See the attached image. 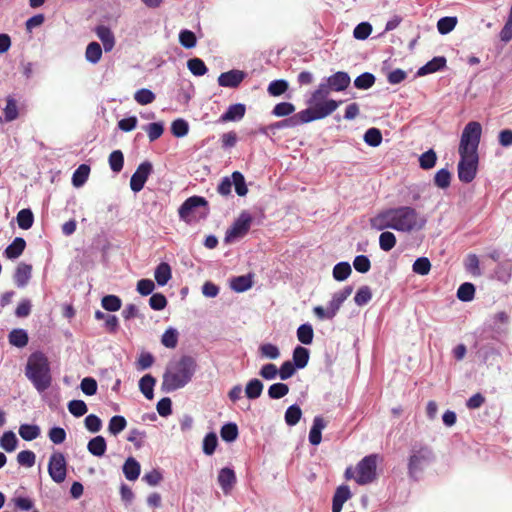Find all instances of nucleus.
I'll return each instance as SVG.
<instances>
[{"label": "nucleus", "instance_id": "f257e3e1", "mask_svg": "<svg viewBox=\"0 0 512 512\" xmlns=\"http://www.w3.org/2000/svg\"><path fill=\"white\" fill-rule=\"evenodd\" d=\"M328 86L329 84L327 81L325 83H321L308 100V104L310 105L309 108H306L287 119L277 122L275 127H296L301 124L324 119L331 115L339 107L342 101L326 99L330 92H332V89Z\"/></svg>", "mask_w": 512, "mask_h": 512}, {"label": "nucleus", "instance_id": "f03ea898", "mask_svg": "<svg viewBox=\"0 0 512 512\" xmlns=\"http://www.w3.org/2000/svg\"><path fill=\"white\" fill-rule=\"evenodd\" d=\"M373 229L383 231L394 229L399 232L420 231L426 225V219L411 206H400L380 211L370 219Z\"/></svg>", "mask_w": 512, "mask_h": 512}, {"label": "nucleus", "instance_id": "7ed1b4c3", "mask_svg": "<svg viewBox=\"0 0 512 512\" xmlns=\"http://www.w3.org/2000/svg\"><path fill=\"white\" fill-rule=\"evenodd\" d=\"M196 360L189 355L171 362L163 375L162 389L166 392L176 391L188 384L195 374Z\"/></svg>", "mask_w": 512, "mask_h": 512}, {"label": "nucleus", "instance_id": "20e7f679", "mask_svg": "<svg viewBox=\"0 0 512 512\" xmlns=\"http://www.w3.org/2000/svg\"><path fill=\"white\" fill-rule=\"evenodd\" d=\"M25 375L38 392H44L51 385L50 366L47 357L42 352L32 353L27 361Z\"/></svg>", "mask_w": 512, "mask_h": 512}, {"label": "nucleus", "instance_id": "39448f33", "mask_svg": "<svg viewBox=\"0 0 512 512\" xmlns=\"http://www.w3.org/2000/svg\"><path fill=\"white\" fill-rule=\"evenodd\" d=\"M433 450L427 445L414 446L411 449L408 458L407 470L408 476L413 481L420 479V474L424 471L425 466L434 460Z\"/></svg>", "mask_w": 512, "mask_h": 512}, {"label": "nucleus", "instance_id": "423d86ee", "mask_svg": "<svg viewBox=\"0 0 512 512\" xmlns=\"http://www.w3.org/2000/svg\"><path fill=\"white\" fill-rule=\"evenodd\" d=\"M482 134L481 124L477 121H471L463 129L459 152L478 154V146Z\"/></svg>", "mask_w": 512, "mask_h": 512}, {"label": "nucleus", "instance_id": "0eeeda50", "mask_svg": "<svg viewBox=\"0 0 512 512\" xmlns=\"http://www.w3.org/2000/svg\"><path fill=\"white\" fill-rule=\"evenodd\" d=\"M377 458L376 454H371L357 464L355 481L359 485L369 484L376 479Z\"/></svg>", "mask_w": 512, "mask_h": 512}, {"label": "nucleus", "instance_id": "6e6552de", "mask_svg": "<svg viewBox=\"0 0 512 512\" xmlns=\"http://www.w3.org/2000/svg\"><path fill=\"white\" fill-rule=\"evenodd\" d=\"M458 178L463 183L472 182L477 174L478 154L459 152Z\"/></svg>", "mask_w": 512, "mask_h": 512}, {"label": "nucleus", "instance_id": "1a4fd4ad", "mask_svg": "<svg viewBox=\"0 0 512 512\" xmlns=\"http://www.w3.org/2000/svg\"><path fill=\"white\" fill-rule=\"evenodd\" d=\"M48 473L56 483H62L66 479L67 463L63 453H52L48 463Z\"/></svg>", "mask_w": 512, "mask_h": 512}, {"label": "nucleus", "instance_id": "9d476101", "mask_svg": "<svg viewBox=\"0 0 512 512\" xmlns=\"http://www.w3.org/2000/svg\"><path fill=\"white\" fill-rule=\"evenodd\" d=\"M252 217L248 213H241L239 218L233 223V225L226 231L225 242L230 243L237 238L245 236L251 226Z\"/></svg>", "mask_w": 512, "mask_h": 512}, {"label": "nucleus", "instance_id": "9b49d317", "mask_svg": "<svg viewBox=\"0 0 512 512\" xmlns=\"http://www.w3.org/2000/svg\"><path fill=\"white\" fill-rule=\"evenodd\" d=\"M153 171V166L149 161L142 162L133 173L130 179V188L133 192H140L148 177Z\"/></svg>", "mask_w": 512, "mask_h": 512}, {"label": "nucleus", "instance_id": "f8f14e48", "mask_svg": "<svg viewBox=\"0 0 512 512\" xmlns=\"http://www.w3.org/2000/svg\"><path fill=\"white\" fill-rule=\"evenodd\" d=\"M208 204L207 200L201 196H191L187 198L182 205L180 206L178 212L179 217L188 222L190 220V216L194 209L200 206H206Z\"/></svg>", "mask_w": 512, "mask_h": 512}, {"label": "nucleus", "instance_id": "ddd939ff", "mask_svg": "<svg viewBox=\"0 0 512 512\" xmlns=\"http://www.w3.org/2000/svg\"><path fill=\"white\" fill-rule=\"evenodd\" d=\"M246 73L242 70L233 69L221 73L218 77V84L222 87L237 88L245 79Z\"/></svg>", "mask_w": 512, "mask_h": 512}, {"label": "nucleus", "instance_id": "4468645a", "mask_svg": "<svg viewBox=\"0 0 512 512\" xmlns=\"http://www.w3.org/2000/svg\"><path fill=\"white\" fill-rule=\"evenodd\" d=\"M326 81L328 82L329 86L332 91L334 92H340L344 91L351 82V78L348 75V73L343 71H338L334 73L333 75L329 76Z\"/></svg>", "mask_w": 512, "mask_h": 512}, {"label": "nucleus", "instance_id": "2eb2a0df", "mask_svg": "<svg viewBox=\"0 0 512 512\" xmlns=\"http://www.w3.org/2000/svg\"><path fill=\"white\" fill-rule=\"evenodd\" d=\"M31 274H32V265L24 263V262L19 263L18 266L16 267L15 273L13 275V280H14L15 284L17 285V287H19V288L25 287L31 278Z\"/></svg>", "mask_w": 512, "mask_h": 512}, {"label": "nucleus", "instance_id": "dca6fc26", "mask_svg": "<svg viewBox=\"0 0 512 512\" xmlns=\"http://www.w3.org/2000/svg\"><path fill=\"white\" fill-rule=\"evenodd\" d=\"M352 496L350 488L347 485L339 486L332 499V512H341L343 504Z\"/></svg>", "mask_w": 512, "mask_h": 512}, {"label": "nucleus", "instance_id": "f3484780", "mask_svg": "<svg viewBox=\"0 0 512 512\" xmlns=\"http://www.w3.org/2000/svg\"><path fill=\"white\" fill-rule=\"evenodd\" d=\"M97 37L101 40L105 52H110L115 46V36L111 29L104 25H99L95 29Z\"/></svg>", "mask_w": 512, "mask_h": 512}, {"label": "nucleus", "instance_id": "a211bd4d", "mask_svg": "<svg viewBox=\"0 0 512 512\" xmlns=\"http://www.w3.org/2000/svg\"><path fill=\"white\" fill-rule=\"evenodd\" d=\"M327 426L325 419L321 416H316L313 420L312 427L309 432V442L312 445H319L322 440L321 432Z\"/></svg>", "mask_w": 512, "mask_h": 512}, {"label": "nucleus", "instance_id": "6ab92c4d", "mask_svg": "<svg viewBox=\"0 0 512 512\" xmlns=\"http://www.w3.org/2000/svg\"><path fill=\"white\" fill-rule=\"evenodd\" d=\"M236 482V476L232 469L223 468L218 474V483L224 493H228Z\"/></svg>", "mask_w": 512, "mask_h": 512}, {"label": "nucleus", "instance_id": "aec40b11", "mask_svg": "<svg viewBox=\"0 0 512 512\" xmlns=\"http://www.w3.org/2000/svg\"><path fill=\"white\" fill-rule=\"evenodd\" d=\"M26 248V241L22 237H16L11 244L4 250V255L8 259H16L22 255Z\"/></svg>", "mask_w": 512, "mask_h": 512}, {"label": "nucleus", "instance_id": "412c9836", "mask_svg": "<svg viewBox=\"0 0 512 512\" xmlns=\"http://www.w3.org/2000/svg\"><path fill=\"white\" fill-rule=\"evenodd\" d=\"M246 112V107L244 104L237 103L230 105L227 111L221 115V121L229 122V121H237L244 117Z\"/></svg>", "mask_w": 512, "mask_h": 512}, {"label": "nucleus", "instance_id": "4be33fe9", "mask_svg": "<svg viewBox=\"0 0 512 512\" xmlns=\"http://www.w3.org/2000/svg\"><path fill=\"white\" fill-rule=\"evenodd\" d=\"M88 451L96 457H102L107 449V443L103 436L92 438L87 444Z\"/></svg>", "mask_w": 512, "mask_h": 512}, {"label": "nucleus", "instance_id": "5701e85b", "mask_svg": "<svg viewBox=\"0 0 512 512\" xmlns=\"http://www.w3.org/2000/svg\"><path fill=\"white\" fill-rule=\"evenodd\" d=\"M154 277L158 285H166L172 277L170 265L166 262L160 263L155 269Z\"/></svg>", "mask_w": 512, "mask_h": 512}, {"label": "nucleus", "instance_id": "b1692460", "mask_svg": "<svg viewBox=\"0 0 512 512\" xmlns=\"http://www.w3.org/2000/svg\"><path fill=\"white\" fill-rule=\"evenodd\" d=\"M123 473L129 481L136 480L140 475V464L133 457H129L123 465Z\"/></svg>", "mask_w": 512, "mask_h": 512}, {"label": "nucleus", "instance_id": "393cba45", "mask_svg": "<svg viewBox=\"0 0 512 512\" xmlns=\"http://www.w3.org/2000/svg\"><path fill=\"white\" fill-rule=\"evenodd\" d=\"M446 65V59L444 57H434L432 60L427 62L423 67L418 70L419 75H425L429 73H434Z\"/></svg>", "mask_w": 512, "mask_h": 512}, {"label": "nucleus", "instance_id": "a878e982", "mask_svg": "<svg viewBox=\"0 0 512 512\" xmlns=\"http://www.w3.org/2000/svg\"><path fill=\"white\" fill-rule=\"evenodd\" d=\"M155 383H156V379L150 374L144 375L139 381L140 391L149 400H151L154 396L153 388L155 386Z\"/></svg>", "mask_w": 512, "mask_h": 512}, {"label": "nucleus", "instance_id": "bb28decb", "mask_svg": "<svg viewBox=\"0 0 512 512\" xmlns=\"http://www.w3.org/2000/svg\"><path fill=\"white\" fill-rule=\"evenodd\" d=\"M253 281L251 275H241L231 280V288L236 292H244L252 287Z\"/></svg>", "mask_w": 512, "mask_h": 512}, {"label": "nucleus", "instance_id": "cd10ccee", "mask_svg": "<svg viewBox=\"0 0 512 512\" xmlns=\"http://www.w3.org/2000/svg\"><path fill=\"white\" fill-rule=\"evenodd\" d=\"M19 435L25 441H32L40 436V427L33 424H22L19 427Z\"/></svg>", "mask_w": 512, "mask_h": 512}, {"label": "nucleus", "instance_id": "c85d7f7f", "mask_svg": "<svg viewBox=\"0 0 512 512\" xmlns=\"http://www.w3.org/2000/svg\"><path fill=\"white\" fill-rule=\"evenodd\" d=\"M309 361V350L302 346H297L293 351V364L298 368L302 369L306 367Z\"/></svg>", "mask_w": 512, "mask_h": 512}, {"label": "nucleus", "instance_id": "c756f323", "mask_svg": "<svg viewBox=\"0 0 512 512\" xmlns=\"http://www.w3.org/2000/svg\"><path fill=\"white\" fill-rule=\"evenodd\" d=\"M102 48L98 42H91L87 45L85 58L88 62L96 64L101 60Z\"/></svg>", "mask_w": 512, "mask_h": 512}, {"label": "nucleus", "instance_id": "7c9ffc66", "mask_svg": "<svg viewBox=\"0 0 512 512\" xmlns=\"http://www.w3.org/2000/svg\"><path fill=\"white\" fill-rule=\"evenodd\" d=\"M90 174V167L87 164H81L74 171L72 176V183L75 187H81L87 181Z\"/></svg>", "mask_w": 512, "mask_h": 512}, {"label": "nucleus", "instance_id": "2f4dec72", "mask_svg": "<svg viewBox=\"0 0 512 512\" xmlns=\"http://www.w3.org/2000/svg\"><path fill=\"white\" fill-rule=\"evenodd\" d=\"M18 226L23 230H28L34 223V215L29 208L21 209L17 214Z\"/></svg>", "mask_w": 512, "mask_h": 512}, {"label": "nucleus", "instance_id": "473e14b6", "mask_svg": "<svg viewBox=\"0 0 512 512\" xmlns=\"http://www.w3.org/2000/svg\"><path fill=\"white\" fill-rule=\"evenodd\" d=\"M263 383L257 379H251L245 387L246 397L249 399H257L261 396L263 391Z\"/></svg>", "mask_w": 512, "mask_h": 512}, {"label": "nucleus", "instance_id": "72a5a7b5", "mask_svg": "<svg viewBox=\"0 0 512 512\" xmlns=\"http://www.w3.org/2000/svg\"><path fill=\"white\" fill-rule=\"evenodd\" d=\"M28 334L23 329H15L9 333L11 345L22 348L28 344Z\"/></svg>", "mask_w": 512, "mask_h": 512}, {"label": "nucleus", "instance_id": "f704fd0d", "mask_svg": "<svg viewBox=\"0 0 512 512\" xmlns=\"http://www.w3.org/2000/svg\"><path fill=\"white\" fill-rule=\"evenodd\" d=\"M179 333L175 328H168L165 330L161 337V343L163 346L169 349L176 348L178 344Z\"/></svg>", "mask_w": 512, "mask_h": 512}, {"label": "nucleus", "instance_id": "c9c22d12", "mask_svg": "<svg viewBox=\"0 0 512 512\" xmlns=\"http://www.w3.org/2000/svg\"><path fill=\"white\" fill-rule=\"evenodd\" d=\"M4 117L7 122L14 121L18 118V107L17 102L12 96L6 98V106L3 109Z\"/></svg>", "mask_w": 512, "mask_h": 512}, {"label": "nucleus", "instance_id": "e433bc0d", "mask_svg": "<svg viewBox=\"0 0 512 512\" xmlns=\"http://www.w3.org/2000/svg\"><path fill=\"white\" fill-rule=\"evenodd\" d=\"M18 444L16 435L12 431L4 432L0 438V447L6 452H13Z\"/></svg>", "mask_w": 512, "mask_h": 512}, {"label": "nucleus", "instance_id": "4c0bfd02", "mask_svg": "<svg viewBox=\"0 0 512 512\" xmlns=\"http://www.w3.org/2000/svg\"><path fill=\"white\" fill-rule=\"evenodd\" d=\"M314 337V331L310 324H302L297 329V338L298 340L305 345H309L312 343Z\"/></svg>", "mask_w": 512, "mask_h": 512}, {"label": "nucleus", "instance_id": "58836bf2", "mask_svg": "<svg viewBox=\"0 0 512 512\" xmlns=\"http://www.w3.org/2000/svg\"><path fill=\"white\" fill-rule=\"evenodd\" d=\"M396 243V236L390 231H383L379 236V246L385 252L392 250Z\"/></svg>", "mask_w": 512, "mask_h": 512}, {"label": "nucleus", "instance_id": "ea45409f", "mask_svg": "<svg viewBox=\"0 0 512 512\" xmlns=\"http://www.w3.org/2000/svg\"><path fill=\"white\" fill-rule=\"evenodd\" d=\"M475 287L472 283L465 282L457 290V297L463 302H469L474 299Z\"/></svg>", "mask_w": 512, "mask_h": 512}, {"label": "nucleus", "instance_id": "a19ab883", "mask_svg": "<svg viewBox=\"0 0 512 512\" xmlns=\"http://www.w3.org/2000/svg\"><path fill=\"white\" fill-rule=\"evenodd\" d=\"M351 272V266L348 262H340L333 268V277L337 281H344L349 277Z\"/></svg>", "mask_w": 512, "mask_h": 512}, {"label": "nucleus", "instance_id": "79ce46f5", "mask_svg": "<svg viewBox=\"0 0 512 512\" xmlns=\"http://www.w3.org/2000/svg\"><path fill=\"white\" fill-rule=\"evenodd\" d=\"M108 162H109V166H110L111 170L115 173H119L123 169V166H124L123 153L120 150H114L109 155Z\"/></svg>", "mask_w": 512, "mask_h": 512}, {"label": "nucleus", "instance_id": "37998d69", "mask_svg": "<svg viewBox=\"0 0 512 512\" xmlns=\"http://www.w3.org/2000/svg\"><path fill=\"white\" fill-rule=\"evenodd\" d=\"M187 67L195 76H203L208 71L204 61L200 58L189 59L187 61Z\"/></svg>", "mask_w": 512, "mask_h": 512}, {"label": "nucleus", "instance_id": "c03bdc74", "mask_svg": "<svg viewBox=\"0 0 512 512\" xmlns=\"http://www.w3.org/2000/svg\"><path fill=\"white\" fill-rule=\"evenodd\" d=\"M301 416V408L298 405H291L285 412V422L289 426H294L300 421Z\"/></svg>", "mask_w": 512, "mask_h": 512}, {"label": "nucleus", "instance_id": "a18cd8bd", "mask_svg": "<svg viewBox=\"0 0 512 512\" xmlns=\"http://www.w3.org/2000/svg\"><path fill=\"white\" fill-rule=\"evenodd\" d=\"M238 427L235 423H227L221 427L220 436L226 442H232L238 437Z\"/></svg>", "mask_w": 512, "mask_h": 512}, {"label": "nucleus", "instance_id": "49530a36", "mask_svg": "<svg viewBox=\"0 0 512 512\" xmlns=\"http://www.w3.org/2000/svg\"><path fill=\"white\" fill-rule=\"evenodd\" d=\"M375 83V76L369 72H365L354 80L357 89L366 90L371 88Z\"/></svg>", "mask_w": 512, "mask_h": 512}, {"label": "nucleus", "instance_id": "de8ad7c7", "mask_svg": "<svg viewBox=\"0 0 512 512\" xmlns=\"http://www.w3.org/2000/svg\"><path fill=\"white\" fill-rule=\"evenodd\" d=\"M371 299L372 291L371 288L367 285L361 286L354 296V301L358 306L366 305L370 302Z\"/></svg>", "mask_w": 512, "mask_h": 512}, {"label": "nucleus", "instance_id": "09e8293b", "mask_svg": "<svg viewBox=\"0 0 512 512\" xmlns=\"http://www.w3.org/2000/svg\"><path fill=\"white\" fill-rule=\"evenodd\" d=\"M179 42L184 48L191 49L196 46L197 38L194 32L184 29L179 33Z\"/></svg>", "mask_w": 512, "mask_h": 512}, {"label": "nucleus", "instance_id": "8fccbe9b", "mask_svg": "<svg viewBox=\"0 0 512 512\" xmlns=\"http://www.w3.org/2000/svg\"><path fill=\"white\" fill-rule=\"evenodd\" d=\"M126 425L127 421L123 416L115 415L109 421L108 431L112 435H117L126 428Z\"/></svg>", "mask_w": 512, "mask_h": 512}, {"label": "nucleus", "instance_id": "3c124183", "mask_svg": "<svg viewBox=\"0 0 512 512\" xmlns=\"http://www.w3.org/2000/svg\"><path fill=\"white\" fill-rule=\"evenodd\" d=\"M122 301L116 295H106L101 300L102 307L110 312L118 311L121 308Z\"/></svg>", "mask_w": 512, "mask_h": 512}, {"label": "nucleus", "instance_id": "603ef678", "mask_svg": "<svg viewBox=\"0 0 512 512\" xmlns=\"http://www.w3.org/2000/svg\"><path fill=\"white\" fill-rule=\"evenodd\" d=\"M232 184L235 186V191L239 196H245L248 193V189L245 183V178L241 172L235 171L232 173Z\"/></svg>", "mask_w": 512, "mask_h": 512}, {"label": "nucleus", "instance_id": "864d4df0", "mask_svg": "<svg viewBox=\"0 0 512 512\" xmlns=\"http://www.w3.org/2000/svg\"><path fill=\"white\" fill-rule=\"evenodd\" d=\"M289 393V386L284 383H274L268 389V396L271 399H280Z\"/></svg>", "mask_w": 512, "mask_h": 512}, {"label": "nucleus", "instance_id": "5fc2aeb1", "mask_svg": "<svg viewBox=\"0 0 512 512\" xmlns=\"http://www.w3.org/2000/svg\"><path fill=\"white\" fill-rule=\"evenodd\" d=\"M288 87L287 81L282 79L274 80L268 85L267 91L271 96H280L288 90Z\"/></svg>", "mask_w": 512, "mask_h": 512}, {"label": "nucleus", "instance_id": "6e6d98bb", "mask_svg": "<svg viewBox=\"0 0 512 512\" xmlns=\"http://www.w3.org/2000/svg\"><path fill=\"white\" fill-rule=\"evenodd\" d=\"M457 24L456 17H443L437 22V29L440 34H448L451 32Z\"/></svg>", "mask_w": 512, "mask_h": 512}, {"label": "nucleus", "instance_id": "4d7b16f0", "mask_svg": "<svg viewBox=\"0 0 512 512\" xmlns=\"http://www.w3.org/2000/svg\"><path fill=\"white\" fill-rule=\"evenodd\" d=\"M451 173L447 169H440L434 177V184L441 188L446 189L450 186Z\"/></svg>", "mask_w": 512, "mask_h": 512}, {"label": "nucleus", "instance_id": "13d9d810", "mask_svg": "<svg viewBox=\"0 0 512 512\" xmlns=\"http://www.w3.org/2000/svg\"><path fill=\"white\" fill-rule=\"evenodd\" d=\"M413 272L419 275H427L431 270V263L428 258H417L412 266Z\"/></svg>", "mask_w": 512, "mask_h": 512}, {"label": "nucleus", "instance_id": "bf43d9fd", "mask_svg": "<svg viewBox=\"0 0 512 512\" xmlns=\"http://www.w3.org/2000/svg\"><path fill=\"white\" fill-rule=\"evenodd\" d=\"M364 141L372 147L379 146L382 142V134L380 130L377 128L368 129L364 134Z\"/></svg>", "mask_w": 512, "mask_h": 512}, {"label": "nucleus", "instance_id": "052dcab7", "mask_svg": "<svg viewBox=\"0 0 512 512\" xmlns=\"http://www.w3.org/2000/svg\"><path fill=\"white\" fill-rule=\"evenodd\" d=\"M145 131L147 132L149 141L154 142L162 136L164 127L162 123L153 122L145 127Z\"/></svg>", "mask_w": 512, "mask_h": 512}, {"label": "nucleus", "instance_id": "680f3d73", "mask_svg": "<svg viewBox=\"0 0 512 512\" xmlns=\"http://www.w3.org/2000/svg\"><path fill=\"white\" fill-rule=\"evenodd\" d=\"M135 101L140 105H147L155 100V94L146 88H142L134 94Z\"/></svg>", "mask_w": 512, "mask_h": 512}, {"label": "nucleus", "instance_id": "e2e57ef3", "mask_svg": "<svg viewBox=\"0 0 512 512\" xmlns=\"http://www.w3.org/2000/svg\"><path fill=\"white\" fill-rule=\"evenodd\" d=\"M437 160L436 153L431 149L423 153L419 158L420 167L428 170L435 166Z\"/></svg>", "mask_w": 512, "mask_h": 512}, {"label": "nucleus", "instance_id": "0e129e2a", "mask_svg": "<svg viewBox=\"0 0 512 512\" xmlns=\"http://www.w3.org/2000/svg\"><path fill=\"white\" fill-rule=\"evenodd\" d=\"M295 111V106L290 102H281L274 106L272 114L276 117H285Z\"/></svg>", "mask_w": 512, "mask_h": 512}, {"label": "nucleus", "instance_id": "69168bd1", "mask_svg": "<svg viewBox=\"0 0 512 512\" xmlns=\"http://www.w3.org/2000/svg\"><path fill=\"white\" fill-rule=\"evenodd\" d=\"M217 444L218 440L216 434L213 432L208 433L203 440V452L206 455H212L216 450Z\"/></svg>", "mask_w": 512, "mask_h": 512}, {"label": "nucleus", "instance_id": "338daca9", "mask_svg": "<svg viewBox=\"0 0 512 512\" xmlns=\"http://www.w3.org/2000/svg\"><path fill=\"white\" fill-rule=\"evenodd\" d=\"M68 410L73 416L81 417L87 412L88 408L82 400H71L68 403Z\"/></svg>", "mask_w": 512, "mask_h": 512}, {"label": "nucleus", "instance_id": "774afa93", "mask_svg": "<svg viewBox=\"0 0 512 512\" xmlns=\"http://www.w3.org/2000/svg\"><path fill=\"white\" fill-rule=\"evenodd\" d=\"M188 131L189 125L183 119L174 120L171 124V132L175 137H184Z\"/></svg>", "mask_w": 512, "mask_h": 512}]
</instances>
